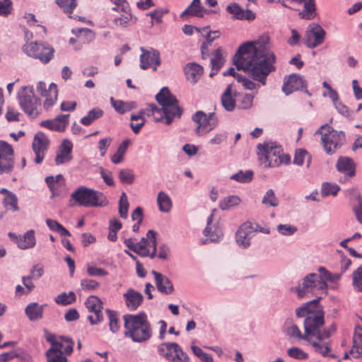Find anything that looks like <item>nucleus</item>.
<instances>
[{
	"label": "nucleus",
	"mask_w": 362,
	"mask_h": 362,
	"mask_svg": "<svg viewBox=\"0 0 362 362\" xmlns=\"http://www.w3.org/2000/svg\"><path fill=\"white\" fill-rule=\"evenodd\" d=\"M307 159V167L308 168L311 163V156L307 151L304 149H298L296 151L293 163L298 165H302L304 160Z\"/></svg>",
	"instance_id": "nucleus-52"
},
{
	"label": "nucleus",
	"mask_w": 362,
	"mask_h": 362,
	"mask_svg": "<svg viewBox=\"0 0 362 362\" xmlns=\"http://www.w3.org/2000/svg\"><path fill=\"white\" fill-rule=\"evenodd\" d=\"M289 357L298 360H306L308 358V354L297 346H293L287 350Z\"/></svg>",
	"instance_id": "nucleus-59"
},
{
	"label": "nucleus",
	"mask_w": 362,
	"mask_h": 362,
	"mask_svg": "<svg viewBox=\"0 0 362 362\" xmlns=\"http://www.w3.org/2000/svg\"><path fill=\"white\" fill-rule=\"evenodd\" d=\"M276 230L281 235L291 236L297 232L298 228L291 224H279Z\"/></svg>",
	"instance_id": "nucleus-61"
},
{
	"label": "nucleus",
	"mask_w": 362,
	"mask_h": 362,
	"mask_svg": "<svg viewBox=\"0 0 362 362\" xmlns=\"http://www.w3.org/2000/svg\"><path fill=\"white\" fill-rule=\"evenodd\" d=\"M241 199L238 196L230 195L222 199L219 202L218 206L221 210L225 211L239 205Z\"/></svg>",
	"instance_id": "nucleus-44"
},
{
	"label": "nucleus",
	"mask_w": 362,
	"mask_h": 362,
	"mask_svg": "<svg viewBox=\"0 0 362 362\" xmlns=\"http://www.w3.org/2000/svg\"><path fill=\"white\" fill-rule=\"evenodd\" d=\"M43 305L37 303H31L25 308V314L30 321H37L42 317Z\"/></svg>",
	"instance_id": "nucleus-36"
},
{
	"label": "nucleus",
	"mask_w": 362,
	"mask_h": 362,
	"mask_svg": "<svg viewBox=\"0 0 362 362\" xmlns=\"http://www.w3.org/2000/svg\"><path fill=\"white\" fill-rule=\"evenodd\" d=\"M44 95L46 98L44 101L43 107L45 110H48L55 104L57 100L58 89L57 85L54 83H51L49 86L47 92H46V94Z\"/></svg>",
	"instance_id": "nucleus-39"
},
{
	"label": "nucleus",
	"mask_w": 362,
	"mask_h": 362,
	"mask_svg": "<svg viewBox=\"0 0 362 362\" xmlns=\"http://www.w3.org/2000/svg\"><path fill=\"white\" fill-rule=\"evenodd\" d=\"M45 338L51 344V348L60 350L65 354H71L73 351L74 341L66 337H57L48 332H45Z\"/></svg>",
	"instance_id": "nucleus-17"
},
{
	"label": "nucleus",
	"mask_w": 362,
	"mask_h": 362,
	"mask_svg": "<svg viewBox=\"0 0 362 362\" xmlns=\"http://www.w3.org/2000/svg\"><path fill=\"white\" fill-rule=\"evenodd\" d=\"M324 313L318 307L314 308V311L310 313L309 316L305 318L304 320V329L306 332V336L308 337L310 340H314L320 346L325 345L326 349H322L323 353H319L323 356H330V346L325 339H328L331 336L329 330H321L320 328L324 325Z\"/></svg>",
	"instance_id": "nucleus-3"
},
{
	"label": "nucleus",
	"mask_w": 362,
	"mask_h": 362,
	"mask_svg": "<svg viewBox=\"0 0 362 362\" xmlns=\"http://www.w3.org/2000/svg\"><path fill=\"white\" fill-rule=\"evenodd\" d=\"M45 181L52 192V197L59 196L65 186L64 178L60 174L55 177H47Z\"/></svg>",
	"instance_id": "nucleus-30"
},
{
	"label": "nucleus",
	"mask_w": 362,
	"mask_h": 362,
	"mask_svg": "<svg viewBox=\"0 0 362 362\" xmlns=\"http://www.w3.org/2000/svg\"><path fill=\"white\" fill-rule=\"evenodd\" d=\"M129 202L125 192H122L119 199V213L120 217L127 218L128 216Z\"/></svg>",
	"instance_id": "nucleus-62"
},
{
	"label": "nucleus",
	"mask_w": 362,
	"mask_h": 362,
	"mask_svg": "<svg viewBox=\"0 0 362 362\" xmlns=\"http://www.w3.org/2000/svg\"><path fill=\"white\" fill-rule=\"evenodd\" d=\"M119 178L122 183L132 184L134 182L135 175L132 170L124 168L119 170Z\"/></svg>",
	"instance_id": "nucleus-56"
},
{
	"label": "nucleus",
	"mask_w": 362,
	"mask_h": 362,
	"mask_svg": "<svg viewBox=\"0 0 362 362\" xmlns=\"http://www.w3.org/2000/svg\"><path fill=\"white\" fill-rule=\"evenodd\" d=\"M142 54L140 56V67L142 69L153 68V71L157 69L160 64V53L156 49L145 50L141 48Z\"/></svg>",
	"instance_id": "nucleus-20"
},
{
	"label": "nucleus",
	"mask_w": 362,
	"mask_h": 362,
	"mask_svg": "<svg viewBox=\"0 0 362 362\" xmlns=\"http://www.w3.org/2000/svg\"><path fill=\"white\" fill-rule=\"evenodd\" d=\"M318 303V300H313L309 303H305L302 306L296 308V314L298 317H307L309 316L310 313L314 311V308L317 307V303Z\"/></svg>",
	"instance_id": "nucleus-49"
},
{
	"label": "nucleus",
	"mask_w": 362,
	"mask_h": 362,
	"mask_svg": "<svg viewBox=\"0 0 362 362\" xmlns=\"http://www.w3.org/2000/svg\"><path fill=\"white\" fill-rule=\"evenodd\" d=\"M69 115H59L54 119H47L41 122V126L52 131L64 132L68 124Z\"/></svg>",
	"instance_id": "nucleus-26"
},
{
	"label": "nucleus",
	"mask_w": 362,
	"mask_h": 362,
	"mask_svg": "<svg viewBox=\"0 0 362 362\" xmlns=\"http://www.w3.org/2000/svg\"><path fill=\"white\" fill-rule=\"evenodd\" d=\"M73 144L68 139L63 140L59 149V152L55 157V163L59 165L68 163L72 159L71 151Z\"/></svg>",
	"instance_id": "nucleus-25"
},
{
	"label": "nucleus",
	"mask_w": 362,
	"mask_h": 362,
	"mask_svg": "<svg viewBox=\"0 0 362 362\" xmlns=\"http://www.w3.org/2000/svg\"><path fill=\"white\" fill-rule=\"evenodd\" d=\"M286 334L289 338L295 339H304L307 341L313 348L314 351L317 353H323L322 349L325 350L327 348L325 346V345H322V346H320L317 342L314 340H310L308 337L306 336V332H305L304 334H302L300 329L299 327L295 325L292 324L290 326H288L286 329Z\"/></svg>",
	"instance_id": "nucleus-23"
},
{
	"label": "nucleus",
	"mask_w": 362,
	"mask_h": 362,
	"mask_svg": "<svg viewBox=\"0 0 362 362\" xmlns=\"http://www.w3.org/2000/svg\"><path fill=\"white\" fill-rule=\"evenodd\" d=\"M225 62L223 49L218 48L214 53V57L211 59V71L209 74L211 77L214 76L222 67Z\"/></svg>",
	"instance_id": "nucleus-37"
},
{
	"label": "nucleus",
	"mask_w": 362,
	"mask_h": 362,
	"mask_svg": "<svg viewBox=\"0 0 362 362\" xmlns=\"http://www.w3.org/2000/svg\"><path fill=\"white\" fill-rule=\"evenodd\" d=\"M156 98L162 107L158 108L156 105L150 104L143 110L145 115L152 117L155 122L165 119L166 124H171L175 117H180L182 112L178 106V101L167 87L161 88Z\"/></svg>",
	"instance_id": "nucleus-2"
},
{
	"label": "nucleus",
	"mask_w": 362,
	"mask_h": 362,
	"mask_svg": "<svg viewBox=\"0 0 362 362\" xmlns=\"http://www.w3.org/2000/svg\"><path fill=\"white\" fill-rule=\"evenodd\" d=\"M75 301H76V295H75L74 292H73V291H70L69 293L63 292V293L59 294L55 298V302L57 304L62 305H67L73 303Z\"/></svg>",
	"instance_id": "nucleus-53"
},
{
	"label": "nucleus",
	"mask_w": 362,
	"mask_h": 362,
	"mask_svg": "<svg viewBox=\"0 0 362 362\" xmlns=\"http://www.w3.org/2000/svg\"><path fill=\"white\" fill-rule=\"evenodd\" d=\"M72 33L76 34L77 38H70L69 43L71 45H75L74 49L76 50L80 49L81 47L82 42H78V39L80 40V41H82L81 40L82 35H86L87 37H90V40L93 37V32L88 28H81L78 29L77 30H72Z\"/></svg>",
	"instance_id": "nucleus-41"
},
{
	"label": "nucleus",
	"mask_w": 362,
	"mask_h": 362,
	"mask_svg": "<svg viewBox=\"0 0 362 362\" xmlns=\"http://www.w3.org/2000/svg\"><path fill=\"white\" fill-rule=\"evenodd\" d=\"M268 36H262L257 40L247 42L241 45L234 57V64L239 70H243L254 81L241 76L245 89L255 90L260 86H265L267 76L275 71L276 57L271 49Z\"/></svg>",
	"instance_id": "nucleus-1"
},
{
	"label": "nucleus",
	"mask_w": 362,
	"mask_h": 362,
	"mask_svg": "<svg viewBox=\"0 0 362 362\" xmlns=\"http://www.w3.org/2000/svg\"><path fill=\"white\" fill-rule=\"evenodd\" d=\"M262 202L267 206L276 207L279 205V200L275 196L274 190L272 189L266 192Z\"/></svg>",
	"instance_id": "nucleus-55"
},
{
	"label": "nucleus",
	"mask_w": 362,
	"mask_h": 362,
	"mask_svg": "<svg viewBox=\"0 0 362 362\" xmlns=\"http://www.w3.org/2000/svg\"><path fill=\"white\" fill-rule=\"evenodd\" d=\"M204 10L200 0H193L190 5L181 13L180 18L185 19L189 16H202Z\"/></svg>",
	"instance_id": "nucleus-35"
},
{
	"label": "nucleus",
	"mask_w": 362,
	"mask_h": 362,
	"mask_svg": "<svg viewBox=\"0 0 362 362\" xmlns=\"http://www.w3.org/2000/svg\"><path fill=\"white\" fill-rule=\"evenodd\" d=\"M252 175L253 173L251 170H246L245 172L240 170L238 173L231 175L230 179L238 182L245 183L252 180Z\"/></svg>",
	"instance_id": "nucleus-57"
},
{
	"label": "nucleus",
	"mask_w": 362,
	"mask_h": 362,
	"mask_svg": "<svg viewBox=\"0 0 362 362\" xmlns=\"http://www.w3.org/2000/svg\"><path fill=\"white\" fill-rule=\"evenodd\" d=\"M60 350H55L49 348L46 351V357L47 362H67L66 357Z\"/></svg>",
	"instance_id": "nucleus-51"
},
{
	"label": "nucleus",
	"mask_w": 362,
	"mask_h": 362,
	"mask_svg": "<svg viewBox=\"0 0 362 362\" xmlns=\"http://www.w3.org/2000/svg\"><path fill=\"white\" fill-rule=\"evenodd\" d=\"M226 11L238 20L252 21L255 18V14L251 10L243 9L235 3L227 6Z\"/></svg>",
	"instance_id": "nucleus-28"
},
{
	"label": "nucleus",
	"mask_w": 362,
	"mask_h": 362,
	"mask_svg": "<svg viewBox=\"0 0 362 362\" xmlns=\"http://www.w3.org/2000/svg\"><path fill=\"white\" fill-rule=\"evenodd\" d=\"M340 187L338 185L330 182H325L322 186V195L324 197L333 195L336 196L339 191Z\"/></svg>",
	"instance_id": "nucleus-58"
},
{
	"label": "nucleus",
	"mask_w": 362,
	"mask_h": 362,
	"mask_svg": "<svg viewBox=\"0 0 362 362\" xmlns=\"http://www.w3.org/2000/svg\"><path fill=\"white\" fill-rule=\"evenodd\" d=\"M158 351L170 362H188L189 357L177 343H163Z\"/></svg>",
	"instance_id": "nucleus-13"
},
{
	"label": "nucleus",
	"mask_w": 362,
	"mask_h": 362,
	"mask_svg": "<svg viewBox=\"0 0 362 362\" xmlns=\"http://www.w3.org/2000/svg\"><path fill=\"white\" fill-rule=\"evenodd\" d=\"M144 115H145V114L143 112V110L138 114L131 115V120L132 122L130 124V127L134 134H138L141 127L144 125L146 119H144Z\"/></svg>",
	"instance_id": "nucleus-43"
},
{
	"label": "nucleus",
	"mask_w": 362,
	"mask_h": 362,
	"mask_svg": "<svg viewBox=\"0 0 362 362\" xmlns=\"http://www.w3.org/2000/svg\"><path fill=\"white\" fill-rule=\"evenodd\" d=\"M327 284L321 281L317 274L310 273L303 279L298 286L292 287L291 291L296 292L300 298L315 296L319 301L327 294Z\"/></svg>",
	"instance_id": "nucleus-6"
},
{
	"label": "nucleus",
	"mask_w": 362,
	"mask_h": 362,
	"mask_svg": "<svg viewBox=\"0 0 362 362\" xmlns=\"http://www.w3.org/2000/svg\"><path fill=\"white\" fill-rule=\"evenodd\" d=\"M86 308L90 313L88 319L91 325L100 322L103 317L102 314L103 303L99 298L95 296L88 297L85 303Z\"/></svg>",
	"instance_id": "nucleus-16"
},
{
	"label": "nucleus",
	"mask_w": 362,
	"mask_h": 362,
	"mask_svg": "<svg viewBox=\"0 0 362 362\" xmlns=\"http://www.w3.org/2000/svg\"><path fill=\"white\" fill-rule=\"evenodd\" d=\"M316 133L321 134L324 149L328 154L335 153L342 145L345 138L342 132L336 131L328 125L322 126Z\"/></svg>",
	"instance_id": "nucleus-10"
},
{
	"label": "nucleus",
	"mask_w": 362,
	"mask_h": 362,
	"mask_svg": "<svg viewBox=\"0 0 362 362\" xmlns=\"http://www.w3.org/2000/svg\"><path fill=\"white\" fill-rule=\"evenodd\" d=\"M106 313L109 320L110 329L113 333H115L119 330V328L116 313L110 310H106Z\"/></svg>",
	"instance_id": "nucleus-64"
},
{
	"label": "nucleus",
	"mask_w": 362,
	"mask_h": 362,
	"mask_svg": "<svg viewBox=\"0 0 362 362\" xmlns=\"http://www.w3.org/2000/svg\"><path fill=\"white\" fill-rule=\"evenodd\" d=\"M326 37V31L317 23L310 24L305 31V44L309 48H315L322 45Z\"/></svg>",
	"instance_id": "nucleus-14"
},
{
	"label": "nucleus",
	"mask_w": 362,
	"mask_h": 362,
	"mask_svg": "<svg viewBox=\"0 0 362 362\" xmlns=\"http://www.w3.org/2000/svg\"><path fill=\"white\" fill-rule=\"evenodd\" d=\"M185 73L187 79L194 83L203 74V67L197 63H189L185 67Z\"/></svg>",
	"instance_id": "nucleus-34"
},
{
	"label": "nucleus",
	"mask_w": 362,
	"mask_h": 362,
	"mask_svg": "<svg viewBox=\"0 0 362 362\" xmlns=\"http://www.w3.org/2000/svg\"><path fill=\"white\" fill-rule=\"evenodd\" d=\"M338 171L349 177L355 175V163L353 160L348 157H340L336 164Z\"/></svg>",
	"instance_id": "nucleus-32"
},
{
	"label": "nucleus",
	"mask_w": 362,
	"mask_h": 362,
	"mask_svg": "<svg viewBox=\"0 0 362 362\" xmlns=\"http://www.w3.org/2000/svg\"><path fill=\"white\" fill-rule=\"evenodd\" d=\"M124 321L126 329L124 335L130 337L133 341L141 343L151 337L152 328L144 312L135 315H125Z\"/></svg>",
	"instance_id": "nucleus-4"
},
{
	"label": "nucleus",
	"mask_w": 362,
	"mask_h": 362,
	"mask_svg": "<svg viewBox=\"0 0 362 362\" xmlns=\"http://www.w3.org/2000/svg\"><path fill=\"white\" fill-rule=\"evenodd\" d=\"M306 85V81L302 76L292 74L284 77L282 90L288 95L293 91L305 88Z\"/></svg>",
	"instance_id": "nucleus-19"
},
{
	"label": "nucleus",
	"mask_w": 362,
	"mask_h": 362,
	"mask_svg": "<svg viewBox=\"0 0 362 362\" xmlns=\"http://www.w3.org/2000/svg\"><path fill=\"white\" fill-rule=\"evenodd\" d=\"M123 298L127 308L130 311L137 310L144 300L143 295L133 288H128L123 294Z\"/></svg>",
	"instance_id": "nucleus-24"
},
{
	"label": "nucleus",
	"mask_w": 362,
	"mask_h": 362,
	"mask_svg": "<svg viewBox=\"0 0 362 362\" xmlns=\"http://www.w3.org/2000/svg\"><path fill=\"white\" fill-rule=\"evenodd\" d=\"M192 119L196 124L194 132L199 136L206 135L218 124V118L214 112L206 114L203 111H197L192 115Z\"/></svg>",
	"instance_id": "nucleus-12"
},
{
	"label": "nucleus",
	"mask_w": 362,
	"mask_h": 362,
	"mask_svg": "<svg viewBox=\"0 0 362 362\" xmlns=\"http://www.w3.org/2000/svg\"><path fill=\"white\" fill-rule=\"evenodd\" d=\"M48 144V139L43 133L37 132L35 135L32 148L35 154V162L37 164L40 163L43 160Z\"/></svg>",
	"instance_id": "nucleus-21"
},
{
	"label": "nucleus",
	"mask_w": 362,
	"mask_h": 362,
	"mask_svg": "<svg viewBox=\"0 0 362 362\" xmlns=\"http://www.w3.org/2000/svg\"><path fill=\"white\" fill-rule=\"evenodd\" d=\"M23 52L29 57L47 64L54 57V49L43 42H26L22 47Z\"/></svg>",
	"instance_id": "nucleus-9"
},
{
	"label": "nucleus",
	"mask_w": 362,
	"mask_h": 362,
	"mask_svg": "<svg viewBox=\"0 0 362 362\" xmlns=\"http://www.w3.org/2000/svg\"><path fill=\"white\" fill-rule=\"evenodd\" d=\"M103 114L104 112L101 109L98 107L93 108L88 112L87 115L81 119V122L85 126H88L95 120L100 118Z\"/></svg>",
	"instance_id": "nucleus-46"
},
{
	"label": "nucleus",
	"mask_w": 362,
	"mask_h": 362,
	"mask_svg": "<svg viewBox=\"0 0 362 362\" xmlns=\"http://www.w3.org/2000/svg\"><path fill=\"white\" fill-rule=\"evenodd\" d=\"M131 144V141L129 139H124L121 144L119 146L117 151L111 157V161L115 164H119L122 162L124 156Z\"/></svg>",
	"instance_id": "nucleus-42"
},
{
	"label": "nucleus",
	"mask_w": 362,
	"mask_h": 362,
	"mask_svg": "<svg viewBox=\"0 0 362 362\" xmlns=\"http://www.w3.org/2000/svg\"><path fill=\"white\" fill-rule=\"evenodd\" d=\"M71 197L79 206L85 207H102L109 203L103 192L83 186L79 187L72 192Z\"/></svg>",
	"instance_id": "nucleus-7"
},
{
	"label": "nucleus",
	"mask_w": 362,
	"mask_h": 362,
	"mask_svg": "<svg viewBox=\"0 0 362 362\" xmlns=\"http://www.w3.org/2000/svg\"><path fill=\"white\" fill-rule=\"evenodd\" d=\"M8 236L21 250H28L33 248L36 244V239L34 230H29L23 235H17L11 232L8 233Z\"/></svg>",
	"instance_id": "nucleus-22"
},
{
	"label": "nucleus",
	"mask_w": 362,
	"mask_h": 362,
	"mask_svg": "<svg viewBox=\"0 0 362 362\" xmlns=\"http://www.w3.org/2000/svg\"><path fill=\"white\" fill-rule=\"evenodd\" d=\"M350 354L356 358L362 356V327L356 326L353 336V346Z\"/></svg>",
	"instance_id": "nucleus-33"
},
{
	"label": "nucleus",
	"mask_w": 362,
	"mask_h": 362,
	"mask_svg": "<svg viewBox=\"0 0 362 362\" xmlns=\"http://www.w3.org/2000/svg\"><path fill=\"white\" fill-rule=\"evenodd\" d=\"M300 18L313 20L317 16L316 7L314 0H306L303 3V10L298 13Z\"/></svg>",
	"instance_id": "nucleus-38"
},
{
	"label": "nucleus",
	"mask_w": 362,
	"mask_h": 362,
	"mask_svg": "<svg viewBox=\"0 0 362 362\" xmlns=\"http://www.w3.org/2000/svg\"><path fill=\"white\" fill-rule=\"evenodd\" d=\"M256 230L252 223L247 221L243 223L236 232V243L243 249L247 248L251 244V239L255 235Z\"/></svg>",
	"instance_id": "nucleus-18"
},
{
	"label": "nucleus",
	"mask_w": 362,
	"mask_h": 362,
	"mask_svg": "<svg viewBox=\"0 0 362 362\" xmlns=\"http://www.w3.org/2000/svg\"><path fill=\"white\" fill-rule=\"evenodd\" d=\"M254 95L247 93L237 95L236 105L240 109H248L252 105Z\"/></svg>",
	"instance_id": "nucleus-48"
},
{
	"label": "nucleus",
	"mask_w": 362,
	"mask_h": 362,
	"mask_svg": "<svg viewBox=\"0 0 362 362\" xmlns=\"http://www.w3.org/2000/svg\"><path fill=\"white\" fill-rule=\"evenodd\" d=\"M168 13V8H159L146 13V16L151 17V25L153 26L156 24H161L163 16Z\"/></svg>",
	"instance_id": "nucleus-50"
},
{
	"label": "nucleus",
	"mask_w": 362,
	"mask_h": 362,
	"mask_svg": "<svg viewBox=\"0 0 362 362\" xmlns=\"http://www.w3.org/2000/svg\"><path fill=\"white\" fill-rule=\"evenodd\" d=\"M156 233L154 230H150L140 242L137 243L134 238H128L124 240V244L129 249L140 256L153 258L156 254Z\"/></svg>",
	"instance_id": "nucleus-8"
},
{
	"label": "nucleus",
	"mask_w": 362,
	"mask_h": 362,
	"mask_svg": "<svg viewBox=\"0 0 362 362\" xmlns=\"http://www.w3.org/2000/svg\"><path fill=\"white\" fill-rule=\"evenodd\" d=\"M200 33L205 37L206 41L204 42L208 45H211L213 41L216 38H218L221 35L220 31H209L208 27L202 28Z\"/></svg>",
	"instance_id": "nucleus-60"
},
{
	"label": "nucleus",
	"mask_w": 362,
	"mask_h": 362,
	"mask_svg": "<svg viewBox=\"0 0 362 362\" xmlns=\"http://www.w3.org/2000/svg\"><path fill=\"white\" fill-rule=\"evenodd\" d=\"M110 103L114 109L119 114H124L135 107V103L133 102L125 103L122 100H116L113 98H110Z\"/></svg>",
	"instance_id": "nucleus-45"
},
{
	"label": "nucleus",
	"mask_w": 362,
	"mask_h": 362,
	"mask_svg": "<svg viewBox=\"0 0 362 362\" xmlns=\"http://www.w3.org/2000/svg\"><path fill=\"white\" fill-rule=\"evenodd\" d=\"M18 100L21 109L29 117L35 118L38 116L39 103L31 86H25L18 93Z\"/></svg>",
	"instance_id": "nucleus-11"
},
{
	"label": "nucleus",
	"mask_w": 362,
	"mask_h": 362,
	"mask_svg": "<svg viewBox=\"0 0 362 362\" xmlns=\"http://www.w3.org/2000/svg\"><path fill=\"white\" fill-rule=\"evenodd\" d=\"M57 4L67 13H72L74 9L76 7V0H56Z\"/></svg>",
	"instance_id": "nucleus-63"
},
{
	"label": "nucleus",
	"mask_w": 362,
	"mask_h": 362,
	"mask_svg": "<svg viewBox=\"0 0 362 362\" xmlns=\"http://www.w3.org/2000/svg\"><path fill=\"white\" fill-rule=\"evenodd\" d=\"M5 208L13 211H19L18 206V197L14 193H9L8 196H5L3 200Z\"/></svg>",
	"instance_id": "nucleus-54"
},
{
	"label": "nucleus",
	"mask_w": 362,
	"mask_h": 362,
	"mask_svg": "<svg viewBox=\"0 0 362 362\" xmlns=\"http://www.w3.org/2000/svg\"><path fill=\"white\" fill-rule=\"evenodd\" d=\"M14 167V151L11 144L0 141V175L11 173Z\"/></svg>",
	"instance_id": "nucleus-15"
},
{
	"label": "nucleus",
	"mask_w": 362,
	"mask_h": 362,
	"mask_svg": "<svg viewBox=\"0 0 362 362\" xmlns=\"http://www.w3.org/2000/svg\"><path fill=\"white\" fill-rule=\"evenodd\" d=\"M119 11L122 13L113 19V23L116 27L126 28L129 26L133 21V14L129 6H123Z\"/></svg>",
	"instance_id": "nucleus-31"
},
{
	"label": "nucleus",
	"mask_w": 362,
	"mask_h": 362,
	"mask_svg": "<svg viewBox=\"0 0 362 362\" xmlns=\"http://www.w3.org/2000/svg\"><path fill=\"white\" fill-rule=\"evenodd\" d=\"M204 235L209 238L211 242H218L223 236L221 229L215 226H206L204 230Z\"/></svg>",
	"instance_id": "nucleus-47"
},
{
	"label": "nucleus",
	"mask_w": 362,
	"mask_h": 362,
	"mask_svg": "<svg viewBox=\"0 0 362 362\" xmlns=\"http://www.w3.org/2000/svg\"><path fill=\"white\" fill-rule=\"evenodd\" d=\"M234 96L237 98V94L233 90V85L229 84L221 97V105L226 111L231 112L234 110L236 106V100Z\"/></svg>",
	"instance_id": "nucleus-27"
},
{
	"label": "nucleus",
	"mask_w": 362,
	"mask_h": 362,
	"mask_svg": "<svg viewBox=\"0 0 362 362\" xmlns=\"http://www.w3.org/2000/svg\"><path fill=\"white\" fill-rule=\"evenodd\" d=\"M152 274L155 278L156 287L160 293L166 295L173 293V286L167 276L154 270L152 271Z\"/></svg>",
	"instance_id": "nucleus-29"
},
{
	"label": "nucleus",
	"mask_w": 362,
	"mask_h": 362,
	"mask_svg": "<svg viewBox=\"0 0 362 362\" xmlns=\"http://www.w3.org/2000/svg\"><path fill=\"white\" fill-rule=\"evenodd\" d=\"M157 204L159 211L163 213H168L173 206L169 195L163 191H160L158 193Z\"/></svg>",
	"instance_id": "nucleus-40"
},
{
	"label": "nucleus",
	"mask_w": 362,
	"mask_h": 362,
	"mask_svg": "<svg viewBox=\"0 0 362 362\" xmlns=\"http://www.w3.org/2000/svg\"><path fill=\"white\" fill-rule=\"evenodd\" d=\"M258 159L264 168H276L290 163L291 157L283 153L281 146L274 142H264L257 146Z\"/></svg>",
	"instance_id": "nucleus-5"
}]
</instances>
